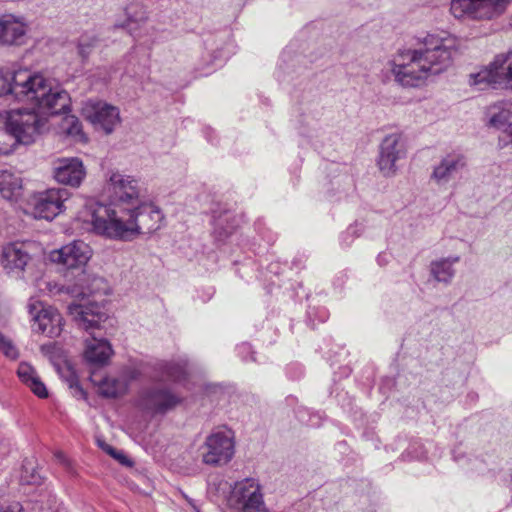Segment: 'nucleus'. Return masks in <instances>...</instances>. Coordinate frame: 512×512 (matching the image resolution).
I'll return each instance as SVG.
<instances>
[{
  "label": "nucleus",
  "instance_id": "nucleus-7",
  "mask_svg": "<svg viewBox=\"0 0 512 512\" xmlns=\"http://www.w3.org/2000/svg\"><path fill=\"white\" fill-rule=\"evenodd\" d=\"M109 195V203H102L106 208L112 210H126L134 207L139 203L141 196V186L139 181L131 176L123 175L119 172H112L107 184Z\"/></svg>",
  "mask_w": 512,
  "mask_h": 512
},
{
  "label": "nucleus",
  "instance_id": "nucleus-38",
  "mask_svg": "<svg viewBox=\"0 0 512 512\" xmlns=\"http://www.w3.org/2000/svg\"><path fill=\"white\" fill-rule=\"evenodd\" d=\"M238 354L243 358L244 361H248L247 355H250V360L254 361V352L252 351V347L248 343H242L237 347Z\"/></svg>",
  "mask_w": 512,
  "mask_h": 512
},
{
  "label": "nucleus",
  "instance_id": "nucleus-18",
  "mask_svg": "<svg viewBox=\"0 0 512 512\" xmlns=\"http://www.w3.org/2000/svg\"><path fill=\"white\" fill-rule=\"evenodd\" d=\"M28 24L24 17L14 14L0 16V46H22L26 43Z\"/></svg>",
  "mask_w": 512,
  "mask_h": 512
},
{
  "label": "nucleus",
  "instance_id": "nucleus-34",
  "mask_svg": "<svg viewBox=\"0 0 512 512\" xmlns=\"http://www.w3.org/2000/svg\"><path fill=\"white\" fill-rule=\"evenodd\" d=\"M27 386L39 398L48 397L47 388H46L45 384L40 380L39 376H37L33 381L29 382V384Z\"/></svg>",
  "mask_w": 512,
  "mask_h": 512
},
{
  "label": "nucleus",
  "instance_id": "nucleus-20",
  "mask_svg": "<svg viewBox=\"0 0 512 512\" xmlns=\"http://www.w3.org/2000/svg\"><path fill=\"white\" fill-rule=\"evenodd\" d=\"M467 165L466 156L460 152L453 151L446 154L434 167L431 179L438 185H446L454 179Z\"/></svg>",
  "mask_w": 512,
  "mask_h": 512
},
{
  "label": "nucleus",
  "instance_id": "nucleus-1",
  "mask_svg": "<svg viewBox=\"0 0 512 512\" xmlns=\"http://www.w3.org/2000/svg\"><path fill=\"white\" fill-rule=\"evenodd\" d=\"M455 40L427 34L418 49L399 51L390 62L395 81L403 87H419L428 77L438 75L452 64Z\"/></svg>",
  "mask_w": 512,
  "mask_h": 512
},
{
  "label": "nucleus",
  "instance_id": "nucleus-11",
  "mask_svg": "<svg viewBox=\"0 0 512 512\" xmlns=\"http://www.w3.org/2000/svg\"><path fill=\"white\" fill-rule=\"evenodd\" d=\"M82 115L96 130L110 134L120 121L119 110L106 102L87 100L82 107Z\"/></svg>",
  "mask_w": 512,
  "mask_h": 512
},
{
  "label": "nucleus",
  "instance_id": "nucleus-42",
  "mask_svg": "<svg viewBox=\"0 0 512 512\" xmlns=\"http://www.w3.org/2000/svg\"><path fill=\"white\" fill-rule=\"evenodd\" d=\"M75 388H76L77 391H79V393L81 395L85 394L84 390L77 383L75 384Z\"/></svg>",
  "mask_w": 512,
  "mask_h": 512
},
{
  "label": "nucleus",
  "instance_id": "nucleus-3",
  "mask_svg": "<svg viewBox=\"0 0 512 512\" xmlns=\"http://www.w3.org/2000/svg\"><path fill=\"white\" fill-rule=\"evenodd\" d=\"M5 95L34 104L50 115L70 111L69 94L38 72L22 70L11 73L0 69V97Z\"/></svg>",
  "mask_w": 512,
  "mask_h": 512
},
{
  "label": "nucleus",
  "instance_id": "nucleus-16",
  "mask_svg": "<svg viewBox=\"0 0 512 512\" xmlns=\"http://www.w3.org/2000/svg\"><path fill=\"white\" fill-rule=\"evenodd\" d=\"M181 401L182 398L170 389L153 387L141 394L140 406L153 414H165L179 405Z\"/></svg>",
  "mask_w": 512,
  "mask_h": 512
},
{
  "label": "nucleus",
  "instance_id": "nucleus-5",
  "mask_svg": "<svg viewBox=\"0 0 512 512\" xmlns=\"http://www.w3.org/2000/svg\"><path fill=\"white\" fill-rule=\"evenodd\" d=\"M512 50L497 54L480 71L470 75V83L485 89H506L512 81Z\"/></svg>",
  "mask_w": 512,
  "mask_h": 512
},
{
  "label": "nucleus",
  "instance_id": "nucleus-9",
  "mask_svg": "<svg viewBox=\"0 0 512 512\" xmlns=\"http://www.w3.org/2000/svg\"><path fill=\"white\" fill-rule=\"evenodd\" d=\"M234 441L230 431L216 430L208 435L200 447L202 462L209 466H222L234 456Z\"/></svg>",
  "mask_w": 512,
  "mask_h": 512
},
{
  "label": "nucleus",
  "instance_id": "nucleus-37",
  "mask_svg": "<svg viewBox=\"0 0 512 512\" xmlns=\"http://www.w3.org/2000/svg\"><path fill=\"white\" fill-rule=\"evenodd\" d=\"M40 510L41 512H67L66 508L57 502L55 496H49L47 507L41 506Z\"/></svg>",
  "mask_w": 512,
  "mask_h": 512
},
{
  "label": "nucleus",
  "instance_id": "nucleus-8",
  "mask_svg": "<svg viewBox=\"0 0 512 512\" xmlns=\"http://www.w3.org/2000/svg\"><path fill=\"white\" fill-rule=\"evenodd\" d=\"M227 505L235 512L264 511L263 495L258 481L245 478L236 482L227 498Z\"/></svg>",
  "mask_w": 512,
  "mask_h": 512
},
{
  "label": "nucleus",
  "instance_id": "nucleus-4",
  "mask_svg": "<svg viewBox=\"0 0 512 512\" xmlns=\"http://www.w3.org/2000/svg\"><path fill=\"white\" fill-rule=\"evenodd\" d=\"M91 255V248L81 240H74L60 249L52 251L50 254L52 262L61 264L67 269L65 277L68 280H74V284L63 287L73 297L84 298L89 296L96 291L93 285L103 282L102 278L94 277L90 283L85 267Z\"/></svg>",
  "mask_w": 512,
  "mask_h": 512
},
{
  "label": "nucleus",
  "instance_id": "nucleus-35",
  "mask_svg": "<svg viewBox=\"0 0 512 512\" xmlns=\"http://www.w3.org/2000/svg\"><path fill=\"white\" fill-rule=\"evenodd\" d=\"M65 123L67 125L66 131L69 135H78L82 131V125L75 116L65 117Z\"/></svg>",
  "mask_w": 512,
  "mask_h": 512
},
{
  "label": "nucleus",
  "instance_id": "nucleus-22",
  "mask_svg": "<svg viewBox=\"0 0 512 512\" xmlns=\"http://www.w3.org/2000/svg\"><path fill=\"white\" fill-rule=\"evenodd\" d=\"M111 355L112 347L110 343L103 338H98L95 333H91V339L86 340L84 351L86 361L101 366L107 363Z\"/></svg>",
  "mask_w": 512,
  "mask_h": 512
},
{
  "label": "nucleus",
  "instance_id": "nucleus-41",
  "mask_svg": "<svg viewBox=\"0 0 512 512\" xmlns=\"http://www.w3.org/2000/svg\"><path fill=\"white\" fill-rule=\"evenodd\" d=\"M22 480L28 484L38 483V478L34 474L31 475V479H27L26 477L22 476Z\"/></svg>",
  "mask_w": 512,
  "mask_h": 512
},
{
  "label": "nucleus",
  "instance_id": "nucleus-28",
  "mask_svg": "<svg viewBox=\"0 0 512 512\" xmlns=\"http://www.w3.org/2000/svg\"><path fill=\"white\" fill-rule=\"evenodd\" d=\"M125 14L127 16V20L124 23H116V28H126L131 32V24L132 23H143L147 20V13L138 5H129L125 9Z\"/></svg>",
  "mask_w": 512,
  "mask_h": 512
},
{
  "label": "nucleus",
  "instance_id": "nucleus-24",
  "mask_svg": "<svg viewBox=\"0 0 512 512\" xmlns=\"http://www.w3.org/2000/svg\"><path fill=\"white\" fill-rule=\"evenodd\" d=\"M460 261V256L440 258L430 263V273L437 282L450 284L455 276L453 265Z\"/></svg>",
  "mask_w": 512,
  "mask_h": 512
},
{
  "label": "nucleus",
  "instance_id": "nucleus-10",
  "mask_svg": "<svg viewBox=\"0 0 512 512\" xmlns=\"http://www.w3.org/2000/svg\"><path fill=\"white\" fill-rule=\"evenodd\" d=\"M509 0H451L450 10L455 18L492 19L500 15Z\"/></svg>",
  "mask_w": 512,
  "mask_h": 512
},
{
  "label": "nucleus",
  "instance_id": "nucleus-40",
  "mask_svg": "<svg viewBox=\"0 0 512 512\" xmlns=\"http://www.w3.org/2000/svg\"><path fill=\"white\" fill-rule=\"evenodd\" d=\"M55 457L58 460V462L63 464L64 466L68 467L70 465V462H69V460L67 459V457L65 456L64 453L56 452L55 453Z\"/></svg>",
  "mask_w": 512,
  "mask_h": 512
},
{
  "label": "nucleus",
  "instance_id": "nucleus-32",
  "mask_svg": "<svg viewBox=\"0 0 512 512\" xmlns=\"http://www.w3.org/2000/svg\"><path fill=\"white\" fill-rule=\"evenodd\" d=\"M98 40L96 38H90L87 35H83L78 43V52L82 58L88 57L91 49L96 45Z\"/></svg>",
  "mask_w": 512,
  "mask_h": 512
},
{
  "label": "nucleus",
  "instance_id": "nucleus-6",
  "mask_svg": "<svg viewBox=\"0 0 512 512\" xmlns=\"http://www.w3.org/2000/svg\"><path fill=\"white\" fill-rule=\"evenodd\" d=\"M9 131L13 132L21 145H30L41 135L46 119L33 109H12L5 117Z\"/></svg>",
  "mask_w": 512,
  "mask_h": 512
},
{
  "label": "nucleus",
  "instance_id": "nucleus-12",
  "mask_svg": "<svg viewBox=\"0 0 512 512\" xmlns=\"http://www.w3.org/2000/svg\"><path fill=\"white\" fill-rule=\"evenodd\" d=\"M406 157V145L402 134L392 133L384 137L379 147L378 167L385 177H392L398 170L397 162Z\"/></svg>",
  "mask_w": 512,
  "mask_h": 512
},
{
  "label": "nucleus",
  "instance_id": "nucleus-33",
  "mask_svg": "<svg viewBox=\"0 0 512 512\" xmlns=\"http://www.w3.org/2000/svg\"><path fill=\"white\" fill-rule=\"evenodd\" d=\"M0 352H2L5 356H7L8 358H11V359H15L18 356L17 349L1 333H0Z\"/></svg>",
  "mask_w": 512,
  "mask_h": 512
},
{
  "label": "nucleus",
  "instance_id": "nucleus-30",
  "mask_svg": "<svg viewBox=\"0 0 512 512\" xmlns=\"http://www.w3.org/2000/svg\"><path fill=\"white\" fill-rule=\"evenodd\" d=\"M363 232V226L361 223H354L350 225L345 232H343L340 236L341 244L348 247L352 243V241L359 237Z\"/></svg>",
  "mask_w": 512,
  "mask_h": 512
},
{
  "label": "nucleus",
  "instance_id": "nucleus-36",
  "mask_svg": "<svg viewBox=\"0 0 512 512\" xmlns=\"http://www.w3.org/2000/svg\"><path fill=\"white\" fill-rule=\"evenodd\" d=\"M104 449L110 456L118 460L121 464L126 466L132 465V461L128 459V457L122 451H119L110 445H107Z\"/></svg>",
  "mask_w": 512,
  "mask_h": 512
},
{
  "label": "nucleus",
  "instance_id": "nucleus-2",
  "mask_svg": "<svg viewBox=\"0 0 512 512\" xmlns=\"http://www.w3.org/2000/svg\"><path fill=\"white\" fill-rule=\"evenodd\" d=\"M86 210L93 230L112 239L130 240L138 234H151L163 221L161 210L151 203H141L127 211L112 210L91 200L86 204Z\"/></svg>",
  "mask_w": 512,
  "mask_h": 512
},
{
  "label": "nucleus",
  "instance_id": "nucleus-27",
  "mask_svg": "<svg viewBox=\"0 0 512 512\" xmlns=\"http://www.w3.org/2000/svg\"><path fill=\"white\" fill-rule=\"evenodd\" d=\"M19 145V141L15 137L14 133L9 131L8 123L6 120L3 125L0 126V154L8 155L12 153Z\"/></svg>",
  "mask_w": 512,
  "mask_h": 512
},
{
  "label": "nucleus",
  "instance_id": "nucleus-23",
  "mask_svg": "<svg viewBox=\"0 0 512 512\" xmlns=\"http://www.w3.org/2000/svg\"><path fill=\"white\" fill-rule=\"evenodd\" d=\"M213 235L217 241H225L237 227L234 213L229 209L213 210Z\"/></svg>",
  "mask_w": 512,
  "mask_h": 512
},
{
  "label": "nucleus",
  "instance_id": "nucleus-29",
  "mask_svg": "<svg viewBox=\"0 0 512 512\" xmlns=\"http://www.w3.org/2000/svg\"><path fill=\"white\" fill-rule=\"evenodd\" d=\"M123 392L122 383L114 378H105L99 385V393L107 398H116Z\"/></svg>",
  "mask_w": 512,
  "mask_h": 512
},
{
  "label": "nucleus",
  "instance_id": "nucleus-43",
  "mask_svg": "<svg viewBox=\"0 0 512 512\" xmlns=\"http://www.w3.org/2000/svg\"><path fill=\"white\" fill-rule=\"evenodd\" d=\"M384 257H385V255L379 254V256H378V258H377V260H378L379 264H381V265L383 264V262H384Z\"/></svg>",
  "mask_w": 512,
  "mask_h": 512
},
{
  "label": "nucleus",
  "instance_id": "nucleus-17",
  "mask_svg": "<svg viewBox=\"0 0 512 512\" xmlns=\"http://www.w3.org/2000/svg\"><path fill=\"white\" fill-rule=\"evenodd\" d=\"M67 309L76 324L86 331L99 329L101 323L107 319L103 307L96 302L88 301L84 304L72 302Z\"/></svg>",
  "mask_w": 512,
  "mask_h": 512
},
{
  "label": "nucleus",
  "instance_id": "nucleus-13",
  "mask_svg": "<svg viewBox=\"0 0 512 512\" xmlns=\"http://www.w3.org/2000/svg\"><path fill=\"white\" fill-rule=\"evenodd\" d=\"M1 264L8 274L16 278H22L25 271L31 269L34 265L30 245L23 242L7 244L3 247L1 253Z\"/></svg>",
  "mask_w": 512,
  "mask_h": 512
},
{
  "label": "nucleus",
  "instance_id": "nucleus-39",
  "mask_svg": "<svg viewBox=\"0 0 512 512\" xmlns=\"http://www.w3.org/2000/svg\"><path fill=\"white\" fill-rule=\"evenodd\" d=\"M22 510H23L22 505L20 503L16 502V503H13V504L7 506L0 512H22Z\"/></svg>",
  "mask_w": 512,
  "mask_h": 512
},
{
  "label": "nucleus",
  "instance_id": "nucleus-25",
  "mask_svg": "<svg viewBox=\"0 0 512 512\" xmlns=\"http://www.w3.org/2000/svg\"><path fill=\"white\" fill-rule=\"evenodd\" d=\"M187 361L184 359L163 361L157 364V370L163 380L181 381L186 376Z\"/></svg>",
  "mask_w": 512,
  "mask_h": 512
},
{
  "label": "nucleus",
  "instance_id": "nucleus-31",
  "mask_svg": "<svg viewBox=\"0 0 512 512\" xmlns=\"http://www.w3.org/2000/svg\"><path fill=\"white\" fill-rule=\"evenodd\" d=\"M17 374L26 386L38 376L35 369L28 363H20L17 369Z\"/></svg>",
  "mask_w": 512,
  "mask_h": 512
},
{
  "label": "nucleus",
  "instance_id": "nucleus-15",
  "mask_svg": "<svg viewBox=\"0 0 512 512\" xmlns=\"http://www.w3.org/2000/svg\"><path fill=\"white\" fill-rule=\"evenodd\" d=\"M29 314L34 321V329L48 337H57L62 331L61 315L51 306H44L40 301L28 304Z\"/></svg>",
  "mask_w": 512,
  "mask_h": 512
},
{
  "label": "nucleus",
  "instance_id": "nucleus-19",
  "mask_svg": "<svg viewBox=\"0 0 512 512\" xmlns=\"http://www.w3.org/2000/svg\"><path fill=\"white\" fill-rule=\"evenodd\" d=\"M86 176V170L79 158H60L54 163L53 177L63 185L77 188Z\"/></svg>",
  "mask_w": 512,
  "mask_h": 512
},
{
  "label": "nucleus",
  "instance_id": "nucleus-26",
  "mask_svg": "<svg viewBox=\"0 0 512 512\" xmlns=\"http://www.w3.org/2000/svg\"><path fill=\"white\" fill-rule=\"evenodd\" d=\"M22 188L19 176L9 170H0V195L7 200L18 195Z\"/></svg>",
  "mask_w": 512,
  "mask_h": 512
},
{
  "label": "nucleus",
  "instance_id": "nucleus-21",
  "mask_svg": "<svg viewBox=\"0 0 512 512\" xmlns=\"http://www.w3.org/2000/svg\"><path fill=\"white\" fill-rule=\"evenodd\" d=\"M511 103L495 105L490 108L489 127L494 128L499 134V146L505 147L512 143V110Z\"/></svg>",
  "mask_w": 512,
  "mask_h": 512
},
{
  "label": "nucleus",
  "instance_id": "nucleus-14",
  "mask_svg": "<svg viewBox=\"0 0 512 512\" xmlns=\"http://www.w3.org/2000/svg\"><path fill=\"white\" fill-rule=\"evenodd\" d=\"M70 192L65 188H51L39 193L33 204V215L38 219L52 220L66 207Z\"/></svg>",
  "mask_w": 512,
  "mask_h": 512
}]
</instances>
